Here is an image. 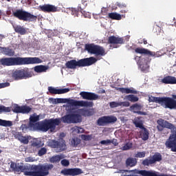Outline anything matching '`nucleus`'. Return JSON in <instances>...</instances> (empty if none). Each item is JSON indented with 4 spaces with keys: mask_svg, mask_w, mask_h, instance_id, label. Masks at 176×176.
<instances>
[{
    "mask_svg": "<svg viewBox=\"0 0 176 176\" xmlns=\"http://www.w3.org/2000/svg\"><path fill=\"white\" fill-rule=\"evenodd\" d=\"M151 59H149V58H147V60L145 62L147 68H149V66H148V63H151Z\"/></svg>",
    "mask_w": 176,
    "mask_h": 176,
    "instance_id": "69168bd1",
    "label": "nucleus"
},
{
    "mask_svg": "<svg viewBox=\"0 0 176 176\" xmlns=\"http://www.w3.org/2000/svg\"><path fill=\"white\" fill-rule=\"evenodd\" d=\"M142 109V105L138 103H135L130 107V111H131V112H133V113H138V115L146 116V115H147L146 112L141 111Z\"/></svg>",
    "mask_w": 176,
    "mask_h": 176,
    "instance_id": "4be33fe9",
    "label": "nucleus"
},
{
    "mask_svg": "<svg viewBox=\"0 0 176 176\" xmlns=\"http://www.w3.org/2000/svg\"><path fill=\"white\" fill-rule=\"evenodd\" d=\"M41 63L42 60L38 57H9L0 59V64L3 67L30 65L31 64H41Z\"/></svg>",
    "mask_w": 176,
    "mask_h": 176,
    "instance_id": "f257e3e1",
    "label": "nucleus"
},
{
    "mask_svg": "<svg viewBox=\"0 0 176 176\" xmlns=\"http://www.w3.org/2000/svg\"><path fill=\"white\" fill-rule=\"evenodd\" d=\"M51 146L55 149H57L58 152H63L67 149V144H65V140L63 138H60L58 140H52L51 142Z\"/></svg>",
    "mask_w": 176,
    "mask_h": 176,
    "instance_id": "ddd939ff",
    "label": "nucleus"
},
{
    "mask_svg": "<svg viewBox=\"0 0 176 176\" xmlns=\"http://www.w3.org/2000/svg\"><path fill=\"white\" fill-rule=\"evenodd\" d=\"M157 129L158 131L163 132L164 129H168L171 130L172 133H176V126L173 124H171L168 121L164 120L163 118H160L157 120Z\"/></svg>",
    "mask_w": 176,
    "mask_h": 176,
    "instance_id": "1a4fd4ad",
    "label": "nucleus"
},
{
    "mask_svg": "<svg viewBox=\"0 0 176 176\" xmlns=\"http://www.w3.org/2000/svg\"><path fill=\"white\" fill-rule=\"evenodd\" d=\"M57 104H69L71 107H93V102L74 99L56 98Z\"/></svg>",
    "mask_w": 176,
    "mask_h": 176,
    "instance_id": "423d86ee",
    "label": "nucleus"
},
{
    "mask_svg": "<svg viewBox=\"0 0 176 176\" xmlns=\"http://www.w3.org/2000/svg\"><path fill=\"white\" fill-rule=\"evenodd\" d=\"M27 129H28V124H23L21 126V130H22V131H25V130H27Z\"/></svg>",
    "mask_w": 176,
    "mask_h": 176,
    "instance_id": "13d9d810",
    "label": "nucleus"
},
{
    "mask_svg": "<svg viewBox=\"0 0 176 176\" xmlns=\"http://www.w3.org/2000/svg\"><path fill=\"white\" fill-rule=\"evenodd\" d=\"M47 152V149L45 147H42L38 151V156H43V155H46Z\"/></svg>",
    "mask_w": 176,
    "mask_h": 176,
    "instance_id": "49530a36",
    "label": "nucleus"
},
{
    "mask_svg": "<svg viewBox=\"0 0 176 176\" xmlns=\"http://www.w3.org/2000/svg\"><path fill=\"white\" fill-rule=\"evenodd\" d=\"M150 102H156L160 104L163 108H166V98L165 97H155L153 96L149 100Z\"/></svg>",
    "mask_w": 176,
    "mask_h": 176,
    "instance_id": "393cba45",
    "label": "nucleus"
},
{
    "mask_svg": "<svg viewBox=\"0 0 176 176\" xmlns=\"http://www.w3.org/2000/svg\"><path fill=\"white\" fill-rule=\"evenodd\" d=\"M13 28L16 34H20V35H25L27 34V30L20 25H13Z\"/></svg>",
    "mask_w": 176,
    "mask_h": 176,
    "instance_id": "2f4dec72",
    "label": "nucleus"
},
{
    "mask_svg": "<svg viewBox=\"0 0 176 176\" xmlns=\"http://www.w3.org/2000/svg\"><path fill=\"white\" fill-rule=\"evenodd\" d=\"M85 131V129H83V128H81V127H78V133H84Z\"/></svg>",
    "mask_w": 176,
    "mask_h": 176,
    "instance_id": "0e129e2a",
    "label": "nucleus"
},
{
    "mask_svg": "<svg viewBox=\"0 0 176 176\" xmlns=\"http://www.w3.org/2000/svg\"><path fill=\"white\" fill-rule=\"evenodd\" d=\"M135 52L138 54H143L144 56H147V57H159V56H157V53L142 47L135 48Z\"/></svg>",
    "mask_w": 176,
    "mask_h": 176,
    "instance_id": "6ab92c4d",
    "label": "nucleus"
},
{
    "mask_svg": "<svg viewBox=\"0 0 176 176\" xmlns=\"http://www.w3.org/2000/svg\"><path fill=\"white\" fill-rule=\"evenodd\" d=\"M165 146L171 149L172 152H176V133L170 135L165 142Z\"/></svg>",
    "mask_w": 176,
    "mask_h": 176,
    "instance_id": "dca6fc26",
    "label": "nucleus"
},
{
    "mask_svg": "<svg viewBox=\"0 0 176 176\" xmlns=\"http://www.w3.org/2000/svg\"><path fill=\"white\" fill-rule=\"evenodd\" d=\"M142 117H137L133 120V124L137 127L138 129H143L144 126V122L142 121Z\"/></svg>",
    "mask_w": 176,
    "mask_h": 176,
    "instance_id": "473e14b6",
    "label": "nucleus"
},
{
    "mask_svg": "<svg viewBox=\"0 0 176 176\" xmlns=\"http://www.w3.org/2000/svg\"><path fill=\"white\" fill-rule=\"evenodd\" d=\"M126 167H134L135 166V161L133 158H128L126 160Z\"/></svg>",
    "mask_w": 176,
    "mask_h": 176,
    "instance_id": "58836bf2",
    "label": "nucleus"
},
{
    "mask_svg": "<svg viewBox=\"0 0 176 176\" xmlns=\"http://www.w3.org/2000/svg\"><path fill=\"white\" fill-rule=\"evenodd\" d=\"M12 111H14V113H30L31 111H32V108L30 107L29 106L23 105V106H19V104H14L13 107V109H12Z\"/></svg>",
    "mask_w": 176,
    "mask_h": 176,
    "instance_id": "f3484780",
    "label": "nucleus"
},
{
    "mask_svg": "<svg viewBox=\"0 0 176 176\" xmlns=\"http://www.w3.org/2000/svg\"><path fill=\"white\" fill-rule=\"evenodd\" d=\"M161 82L165 85H176V78L175 76H166L161 80Z\"/></svg>",
    "mask_w": 176,
    "mask_h": 176,
    "instance_id": "a878e982",
    "label": "nucleus"
},
{
    "mask_svg": "<svg viewBox=\"0 0 176 176\" xmlns=\"http://www.w3.org/2000/svg\"><path fill=\"white\" fill-rule=\"evenodd\" d=\"M107 43L112 45L113 47L117 49L120 45H124V38L123 37L110 36L108 38Z\"/></svg>",
    "mask_w": 176,
    "mask_h": 176,
    "instance_id": "f8f14e48",
    "label": "nucleus"
},
{
    "mask_svg": "<svg viewBox=\"0 0 176 176\" xmlns=\"http://www.w3.org/2000/svg\"><path fill=\"white\" fill-rule=\"evenodd\" d=\"M39 8L41 11L44 12V13H54L58 10L57 7L50 4L40 6Z\"/></svg>",
    "mask_w": 176,
    "mask_h": 176,
    "instance_id": "5701e85b",
    "label": "nucleus"
},
{
    "mask_svg": "<svg viewBox=\"0 0 176 176\" xmlns=\"http://www.w3.org/2000/svg\"><path fill=\"white\" fill-rule=\"evenodd\" d=\"M80 96H82L83 100H89L90 101H96V100H98V95L87 91H82L80 93Z\"/></svg>",
    "mask_w": 176,
    "mask_h": 176,
    "instance_id": "aec40b11",
    "label": "nucleus"
},
{
    "mask_svg": "<svg viewBox=\"0 0 176 176\" xmlns=\"http://www.w3.org/2000/svg\"><path fill=\"white\" fill-rule=\"evenodd\" d=\"M7 86H9V83H1L0 84V89H3V87H7Z\"/></svg>",
    "mask_w": 176,
    "mask_h": 176,
    "instance_id": "680f3d73",
    "label": "nucleus"
},
{
    "mask_svg": "<svg viewBox=\"0 0 176 176\" xmlns=\"http://www.w3.org/2000/svg\"><path fill=\"white\" fill-rule=\"evenodd\" d=\"M62 120L63 123H81L82 116L75 111L63 116Z\"/></svg>",
    "mask_w": 176,
    "mask_h": 176,
    "instance_id": "9d476101",
    "label": "nucleus"
},
{
    "mask_svg": "<svg viewBox=\"0 0 176 176\" xmlns=\"http://www.w3.org/2000/svg\"><path fill=\"white\" fill-rule=\"evenodd\" d=\"M111 144H113V145H114L115 146H118L119 143H118V140L113 139L111 140Z\"/></svg>",
    "mask_w": 176,
    "mask_h": 176,
    "instance_id": "bf43d9fd",
    "label": "nucleus"
},
{
    "mask_svg": "<svg viewBox=\"0 0 176 176\" xmlns=\"http://www.w3.org/2000/svg\"><path fill=\"white\" fill-rule=\"evenodd\" d=\"M140 131L139 132L140 138H142L143 141H148L149 140V131L144 126L140 129Z\"/></svg>",
    "mask_w": 176,
    "mask_h": 176,
    "instance_id": "bb28decb",
    "label": "nucleus"
},
{
    "mask_svg": "<svg viewBox=\"0 0 176 176\" xmlns=\"http://www.w3.org/2000/svg\"><path fill=\"white\" fill-rule=\"evenodd\" d=\"M61 123V120L60 118H51L45 119L40 122L35 123V129L37 130H41V131H54L56 130V126H60Z\"/></svg>",
    "mask_w": 176,
    "mask_h": 176,
    "instance_id": "f03ea898",
    "label": "nucleus"
},
{
    "mask_svg": "<svg viewBox=\"0 0 176 176\" xmlns=\"http://www.w3.org/2000/svg\"><path fill=\"white\" fill-rule=\"evenodd\" d=\"M50 101L54 104H57V98H50Z\"/></svg>",
    "mask_w": 176,
    "mask_h": 176,
    "instance_id": "052dcab7",
    "label": "nucleus"
},
{
    "mask_svg": "<svg viewBox=\"0 0 176 176\" xmlns=\"http://www.w3.org/2000/svg\"><path fill=\"white\" fill-rule=\"evenodd\" d=\"M49 67L43 65H37L34 67V71L37 74H42V72H46Z\"/></svg>",
    "mask_w": 176,
    "mask_h": 176,
    "instance_id": "72a5a7b5",
    "label": "nucleus"
},
{
    "mask_svg": "<svg viewBox=\"0 0 176 176\" xmlns=\"http://www.w3.org/2000/svg\"><path fill=\"white\" fill-rule=\"evenodd\" d=\"M12 14L14 17H16V19L21 20L22 21H28L29 23L36 21V20L38 19V16L25 10L20 9L16 10L15 12H13Z\"/></svg>",
    "mask_w": 176,
    "mask_h": 176,
    "instance_id": "39448f33",
    "label": "nucleus"
},
{
    "mask_svg": "<svg viewBox=\"0 0 176 176\" xmlns=\"http://www.w3.org/2000/svg\"><path fill=\"white\" fill-rule=\"evenodd\" d=\"M39 120V116H33L30 118L29 126L35 128V123Z\"/></svg>",
    "mask_w": 176,
    "mask_h": 176,
    "instance_id": "f704fd0d",
    "label": "nucleus"
},
{
    "mask_svg": "<svg viewBox=\"0 0 176 176\" xmlns=\"http://www.w3.org/2000/svg\"><path fill=\"white\" fill-rule=\"evenodd\" d=\"M85 49L90 53V54H95L96 56H105V49L100 45L91 44H85Z\"/></svg>",
    "mask_w": 176,
    "mask_h": 176,
    "instance_id": "6e6552de",
    "label": "nucleus"
},
{
    "mask_svg": "<svg viewBox=\"0 0 176 176\" xmlns=\"http://www.w3.org/2000/svg\"><path fill=\"white\" fill-rule=\"evenodd\" d=\"M133 147V144L126 143L124 146H122L123 151H129V149H131Z\"/></svg>",
    "mask_w": 176,
    "mask_h": 176,
    "instance_id": "09e8293b",
    "label": "nucleus"
},
{
    "mask_svg": "<svg viewBox=\"0 0 176 176\" xmlns=\"http://www.w3.org/2000/svg\"><path fill=\"white\" fill-rule=\"evenodd\" d=\"M88 3H89V1L88 0H82V5L83 6L82 7V10H83V9H85V8H86V6H87Z\"/></svg>",
    "mask_w": 176,
    "mask_h": 176,
    "instance_id": "4d7b16f0",
    "label": "nucleus"
},
{
    "mask_svg": "<svg viewBox=\"0 0 176 176\" xmlns=\"http://www.w3.org/2000/svg\"><path fill=\"white\" fill-rule=\"evenodd\" d=\"M118 122V118L115 116H104L98 119L96 123L98 126H107L113 124Z\"/></svg>",
    "mask_w": 176,
    "mask_h": 176,
    "instance_id": "9b49d317",
    "label": "nucleus"
},
{
    "mask_svg": "<svg viewBox=\"0 0 176 176\" xmlns=\"http://www.w3.org/2000/svg\"><path fill=\"white\" fill-rule=\"evenodd\" d=\"M80 113L82 116L89 117L94 115V110L93 109H80Z\"/></svg>",
    "mask_w": 176,
    "mask_h": 176,
    "instance_id": "7c9ffc66",
    "label": "nucleus"
},
{
    "mask_svg": "<svg viewBox=\"0 0 176 176\" xmlns=\"http://www.w3.org/2000/svg\"><path fill=\"white\" fill-rule=\"evenodd\" d=\"M69 12L72 16H74V17H78L79 16V12L81 13H83V8H82V4H79L77 7L76 8H69Z\"/></svg>",
    "mask_w": 176,
    "mask_h": 176,
    "instance_id": "cd10ccee",
    "label": "nucleus"
},
{
    "mask_svg": "<svg viewBox=\"0 0 176 176\" xmlns=\"http://www.w3.org/2000/svg\"><path fill=\"white\" fill-rule=\"evenodd\" d=\"M109 19H111L112 20H122V15L120 14H118L116 12H110L108 14Z\"/></svg>",
    "mask_w": 176,
    "mask_h": 176,
    "instance_id": "c9c22d12",
    "label": "nucleus"
},
{
    "mask_svg": "<svg viewBox=\"0 0 176 176\" xmlns=\"http://www.w3.org/2000/svg\"><path fill=\"white\" fill-rule=\"evenodd\" d=\"M116 6H118L121 9H123V8H127V5L126 3H124L117 2L116 3Z\"/></svg>",
    "mask_w": 176,
    "mask_h": 176,
    "instance_id": "603ef678",
    "label": "nucleus"
},
{
    "mask_svg": "<svg viewBox=\"0 0 176 176\" xmlns=\"http://www.w3.org/2000/svg\"><path fill=\"white\" fill-rule=\"evenodd\" d=\"M146 153H145V151H142V152H138V153L135 154V157H145V155Z\"/></svg>",
    "mask_w": 176,
    "mask_h": 176,
    "instance_id": "8fccbe9b",
    "label": "nucleus"
},
{
    "mask_svg": "<svg viewBox=\"0 0 176 176\" xmlns=\"http://www.w3.org/2000/svg\"><path fill=\"white\" fill-rule=\"evenodd\" d=\"M32 77V73L30 72L28 67H25L23 69H16L12 73V78L14 80H21V79H27L28 78Z\"/></svg>",
    "mask_w": 176,
    "mask_h": 176,
    "instance_id": "0eeeda50",
    "label": "nucleus"
},
{
    "mask_svg": "<svg viewBox=\"0 0 176 176\" xmlns=\"http://www.w3.org/2000/svg\"><path fill=\"white\" fill-rule=\"evenodd\" d=\"M165 109H176V95L173 94L172 98L165 97Z\"/></svg>",
    "mask_w": 176,
    "mask_h": 176,
    "instance_id": "a211bd4d",
    "label": "nucleus"
},
{
    "mask_svg": "<svg viewBox=\"0 0 176 176\" xmlns=\"http://www.w3.org/2000/svg\"><path fill=\"white\" fill-rule=\"evenodd\" d=\"M112 89H115L118 91H120L122 94H137L138 92L134 88L116 87L113 85H111Z\"/></svg>",
    "mask_w": 176,
    "mask_h": 176,
    "instance_id": "412c9836",
    "label": "nucleus"
},
{
    "mask_svg": "<svg viewBox=\"0 0 176 176\" xmlns=\"http://www.w3.org/2000/svg\"><path fill=\"white\" fill-rule=\"evenodd\" d=\"M100 144H102V145H111V140H102Z\"/></svg>",
    "mask_w": 176,
    "mask_h": 176,
    "instance_id": "864d4df0",
    "label": "nucleus"
},
{
    "mask_svg": "<svg viewBox=\"0 0 176 176\" xmlns=\"http://www.w3.org/2000/svg\"><path fill=\"white\" fill-rule=\"evenodd\" d=\"M101 12H102V14H103V16H105V8H103L102 9Z\"/></svg>",
    "mask_w": 176,
    "mask_h": 176,
    "instance_id": "338daca9",
    "label": "nucleus"
},
{
    "mask_svg": "<svg viewBox=\"0 0 176 176\" xmlns=\"http://www.w3.org/2000/svg\"><path fill=\"white\" fill-rule=\"evenodd\" d=\"M110 108H118V107H120V102H111L109 103Z\"/></svg>",
    "mask_w": 176,
    "mask_h": 176,
    "instance_id": "de8ad7c7",
    "label": "nucleus"
},
{
    "mask_svg": "<svg viewBox=\"0 0 176 176\" xmlns=\"http://www.w3.org/2000/svg\"><path fill=\"white\" fill-rule=\"evenodd\" d=\"M126 98L128 101H131V102H137L139 100L138 97L135 95H128L126 96Z\"/></svg>",
    "mask_w": 176,
    "mask_h": 176,
    "instance_id": "a19ab883",
    "label": "nucleus"
},
{
    "mask_svg": "<svg viewBox=\"0 0 176 176\" xmlns=\"http://www.w3.org/2000/svg\"><path fill=\"white\" fill-rule=\"evenodd\" d=\"M32 146L34 148H42V146H43V143H42V141L40 140L36 139L33 140Z\"/></svg>",
    "mask_w": 176,
    "mask_h": 176,
    "instance_id": "4c0bfd02",
    "label": "nucleus"
},
{
    "mask_svg": "<svg viewBox=\"0 0 176 176\" xmlns=\"http://www.w3.org/2000/svg\"><path fill=\"white\" fill-rule=\"evenodd\" d=\"M60 174L65 176H76L83 174V170L79 168H64L60 171Z\"/></svg>",
    "mask_w": 176,
    "mask_h": 176,
    "instance_id": "4468645a",
    "label": "nucleus"
},
{
    "mask_svg": "<svg viewBox=\"0 0 176 176\" xmlns=\"http://www.w3.org/2000/svg\"><path fill=\"white\" fill-rule=\"evenodd\" d=\"M60 163L64 167H68V166H69V161H68V160H62Z\"/></svg>",
    "mask_w": 176,
    "mask_h": 176,
    "instance_id": "3c124183",
    "label": "nucleus"
},
{
    "mask_svg": "<svg viewBox=\"0 0 176 176\" xmlns=\"http://www.w3.org/2000/svg\"><path fill=\"white\" fill-rule=\"evenodd\" d=\"M143 43L144 45H148V41H146V39L145 38L143 39Z\"/></svg>",
    "mask_w": 176,
    "mask_h": 176,
    "instance_id": "774afa93",
    "label": "nucleus"
},
{
    "mask_svg": "<svg viewBox=\"0 0 176 176\" xmlns=\"http://www.w3.org/2000/svg\"><path fill=\"white\" fill-rule=\"evenodd\" d=\"M79 144H80V139L78 138H74L72 139L71 140L72 146H74L75 148H76V146H78Z\"/></svg>",
    "mask_w": 176,
    "mask_h": 176,
    "instance_id": "ea45409f",
    "label": "nucleus"
},
{
    "mask_svg": "<svg viewBox=\"0 0 176 176\" xmlns=\"http://www.w3.org/2000/svg\"><path fill=\"white\" fill-rule=\"evenodd\" d=\"M134 60H135L138 65H140V67H142L144 65L143 61H145V58H142L140 56H135Z\"/></svg>",
    "mask_w": 176,
    "mask_h": 176,
    "instance_id": "c03bdc74",
    "label": "nucleus"
},
{
    "mask_svg": "<svg viewBox=\"0 0 176 176\" xmlns=\"http://www.w3.org/2000/svg\"><path fill=\"white\" fill-rule=\"evenodd\" d=\"M14 137L21 142H23V144H28V139L23 136V133H21V132H14Z\"/></svg>",
    "mask_w": 176,
    "mask_h": 176,
    "instance_id": "c756f323",
    "label": "nucleus"
},
{
    "mask_svg": "<svg viewBox=\"0 0 176 176\" xmlns=\"http://www.w3.org/2000/svg\"><path fill=\"white\" fill-rule=\"evenodd\" d=\"M26 162H34L35 160H34V158L31 157H28L25 159Z\"/></svg>",
    "mask_w": 176,
    "mask_h": 176,
    "instance_id": "e2e57ef3",
    "label": "nucleus"
},
{
    "mask_svg": "<svg viewBox=\"0 0 176 176\" xmlns=\"http://www.w3.org/2000/svg\"><path fill=\"white\" fill-rule=\"evenodd\" d=\"M60 160H61V156L60 155L52 156L50 159V163H58V162H60Z\"/></svg>",
    "mask_w": 176,
    "mask_h": 176,
    "instance_id": "a18cd8bd",
    "label": "nucleus"
},
{
    "mask_svg": "<svg viewBox=\"0 0 176 176\" xmlns=\"http://www.w3.org/2000/svg\"><path fill=\"white\" fill-rule=\"evenodd\" d=\"M162 154H160V153H157L153 155L151 158H146L142 162V164H143V166H149L151 164H155L156 162H162Z\"/></svg>",
    "mask_w": 176,
    "mask_h": 176,
    "instance_id": "2eb2a0df",
    "label": "nucleus"
},
{
    "mask_svg": "<svg viewBox=\"0 0 176 176\" xmlns=\"http://www.w3.org/2000/svg\"><path fill=\"white\" fill-rule=\"evenodd\" d=\"M70 90L69 88L56 89L53 87H48V91L50 94H65V93H68Z\"/></svg>",
    "mask_w": 176,
    "mask_h": 176,
    "instance_id": "b1692460",
    "label": "nucleus"
},
{
    "mask_svg": "<svg viewBox=\"0 0 176 176\" xmlns=\"http://www.w3.org/2000/svg\"><path fill=\"white\" fill-rule=\"evenodd\" d=\"M96 63H97V58L91 56L89 58H85L78 60H69L66 63L65 66L66 68H68L69 69H76L77 67L78 68L82 67H90V65H93V64Z\"/></svg>",
    "mask_w": 176,
    "mask_h": 176,
    "instance_id": "7ed1b4c3",
    "label": "nucleus"
},
{
    "mask_svg": "<svg viewBox=\"0 0 176 176\" xmlns=\"http://www.w3.org/2000/svg\"><path fill=\"white\" fill-rule=\"evenodd\" d=\"M120 107H130L129 102H120Z\"/></svg>",
    "mask_w": 176,
    "mask_h": 176,
    "instance_id": "6e6d98bb",
    "label": "nucleus"
},
{
    "mask_svg": "<svg viewBox=\"0 0 176 176\" xmlns=\"http://www.w3.org/2000/svg\"><path fill=\"white\" fill-rule=\"evenodd\" d=\"M12 111V107H5L4 105H0V113H8Z\"/></svg>",
    "mask_w": 176,
    "mask_h": 176,
    "instance_id": "37998d69",
    "label": "nucleus"
},
{
    "mask_svg": "<svg viewBox=\"0 0 176 176\" xmlns=\"http://www.w3.org/2000/svg\"><path fill=\"white\" fill-rule=\"evenodd\" d=\"M14 171L16 173H24V171H25V166L22 165H16Z\"/></svg>",
    "mask_w": 176,
    "mask_h": 176,
    "instance_id": "79ce46f5",
    "label": "nucleus"
},
{
    "mask_svg": "<svg viewBox=\"0 0 176 176\" xmlns=\"http://www.w3.org/2000/svg\"><path fill=\"white\" fill-rule=\"evenodd\" d=\"M0 126H3V127H12L13 122H12V121L0 119Z\"/></svg>",
    "mask_w": 176,
    "mask_h": 176,
    "instance_id": "e433bc0d",
    "label": "nucleus"
},
{
    "mask_svg": "<svg viewBox=\"0 0 176 176\" xmlns=\"http://www.w3.org/2000/svg\"><path fill=\"white\" fill-rule=\"evenodd\" d=\"M53 164L47 165H33L32 170L33 171L24 170V175L28 176H46L49 175V170L53 168Z\"/></svg>",
    "mask_w": 176,
    "mask_h": 176,
    "instance_id": "20e7f679",
    "label": "nucleus"
},
{
    "mask_svg": "<svg viewBox=\"0 0 176 176\" xmlns=\"http://www.w3.org/2000/svg\"><path fill=\"white\" fill-rule=\"evenodd\" d=\"M81 138L84 140V141H90V135H82Z\"/></svg>",
    "mask_w": 176,
    "mask_h": 176,
    "instance_id": "5fc2aeb1",
    "label": "nucleus"
},
{
    "mask_svg": "<svg viewBox=\"0 0 176 176\" xmlns=\"http://www.w3.org/2000/svg\"><path fill=\"white\" fill-rule=\"evenodd\" d=\"M0 50L6 56H9L10 57L14 56V50L10 47H0Z\"/></svg>",
    "mask_w": 176,
    "mask_h": 176,
    "instance_id": "c85d7f7f",
    "label": "nucleus"
}]
</instances>
